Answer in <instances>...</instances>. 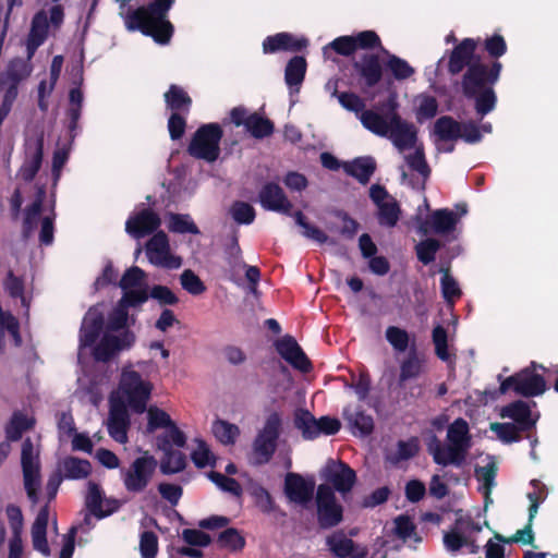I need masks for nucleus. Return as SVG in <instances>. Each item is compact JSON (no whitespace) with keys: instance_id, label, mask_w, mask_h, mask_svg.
I'll use <instances>...</instances> for the list:
<instances>
[{"instance_id":"1","label":"nucleus","mask_w":558,"mask_h":558,"mask_svg":"<svg viewBox=\"0 0 558 558\" xmlns=\"http://www.w3.org/2000/svg\"><path fill=\"white\" fill-rule=\"evenodd\" d=\"M476 43L472 38L463 39L449 57L448 71L451 75H462L463 95L474 99L476 113L483 118L492 112L497 102L493 86L498 82L502 64L499 61L485 62L475 56Z\"/></svg>"},{"instance_id":"2","label":"nucleus","mask_w":558,"mask_h":558,"mask_svg":"<svg viewBox=\"0 0 558 558\" xmlns=\"http://www.w3.org/2000/svg\"><path fill=\"white\" fill-rule=\"evenodd\" d=\"M360 121L369 132L388 138L400 153L415 147L417 130L400 117L395 97H389L380 106V111L369 109L362 112Z\"/></svg>"},{"instance_id":"3","label":"nucleus","mask_w":558,"mask_h":558,"mask_svg":"<svg viewBox=\"0 0 558 558\" xmlns=\"http://www.w3.org/2000/svg\"><path fill=\"white\" fill-rule=\"evenodd\" d=\"M426 447L436 464L461 468L465 464L472 448V436L468 422L461 417L454 420L447 427L446 442H442L436 435H432L427 439Z\"/></svg>"},{"instance_id":"4","label":"nucleus","mask_w":558,"mask_h":558,"mask_svg":"<svg viewBox=\"0 0 558 558\" xmlns=\"http://www.w3.org/2000/svg\"><path fill=\"white\" fill-rule=\"evenodd\" d=\"M135 335L129 329V312L117 303L105 322V332L93 348V356L98 362L110 361L118 352L130 349Z\"/></svg>"},{"instance_id":"5","label":"nucleus","mask_w":558,"mask_h":558,"mask_svg":"<svg viewBox=\"0 0 558 558\" xmlns=\"http://www.w3.org/2000/svg\"><path fill=\"white\" fill-rule=\"evenodd\" d=\"M153 391V384L142 377L134 369V365L129 364L122 367L118 395L121 404L130 408L135 413H143L147 410V403Z\"/></svg>"},{"instance_id":"6","label":"nucleus","mask_w":558,"mask_h":558,"mask_svg":"<svg viewBox=\"0 0 558 558\" xmlns=\"http://www.w3.org/2000/svg\"><path fill=\"white\" fill-rule=\"evenodd\" d=\"M282 434V416L274 411L267 415L263 426L257 430L252 444L254 463L263 465L268 463L278 448Z\"/></svg>"},{"instance_id":"7","label":"nucleus","mask_w":558,"mask_h":558,"mask_svg":"<svg viewBox=\"0 0 558 558\" xmlns=\"http://www.w3.org/2000/svg\"><path fill=\"white\" fill-rule=\"evenodd\" d=\"M33 72L29 60L13 58L5 68L0 71V97L2 106L13 108L19 97L20 87L27 81Z\"/></svg>"},{"instance_id":"8","label":"nucleus","mask_w":558,"mask_h":558,"mask_svg":"<svg viewBox=\"0 0 558 558\" xmlns=\"http://www.w3.org/2000/svg\"><path fill=\"white\" fill-rule=\"evenodd\" d=\"M536 368L544 369L542 365L533 362L531 366L507 377L500 383V392L506 393L511 389L515 395L525 398L543 395L546 390V381L542 375L535 372Z\"/></svg>"},{"instance_id":"9","label":"nucleus","mask_w":558,"mask_h":558,"mask_svg":"<svg viewBox=\"0 0 558 558\" xmlns=\"http://www.w3.org/2000/svg\"><path fill=\"white\" fill-rule=\"evenodd\" d=\"M222 129L218 123L204 124L194 133L187 147L189 154L207 162H214L220 154Z\"/></svg>"},{"instance_id":"10","label":"nucleus","mask_w":558,"mask_h":558,"mask_svg":"<svg viewBox=\"0 0 558 558\" xmlns=\"http://www.w3.org/2000/svg\"><path fill=\"white\" fill-rule=\"evenodd\" d=\"M158 462L148 452L133 460L129 468L120 471L121 480L126 492L143 493L149 485L156 472Z\"/></svg>"},{"instance_id":"11","label":"nucleus","mask_w":558,"mask_h":558,"mask_svg":"<svg viewBox=\"0 0 558 558\" xmlns=\"http://www.w3.org/2000/svg\"><path fill=\"white\" fill-rule=\"evenodd\" d=\"M21 466L26 495L33 505L38 502L41 485L39 449L29 437L24 439L21 451Z\"/></svg>"},{"instance_id":"12","label":"nucleus","mask_w":558,"mask_h":558,"mask_svg":"<svg viewBox=\"0 0 558 558\" xmlns=\"http://www.w3.org/2000/svg\"><path fill=\"white\" fill-rule=\"evenodd\" d=\"M316 519L322 530L338 526L343 520V507L330 486L318 485L315 494Z\"/></svg>"},{"instance_id":"13","label":"nucleus","mask_w":558,"mask_h":558,"mask_svg":"<svg viewBox=\"0 0 558 558\" xmlns=\"http://www.w3.org/2000/svg\"><path fill=\"white\" fill-rule=\"evenodd\" d=\"M322 477L326 481L325 485L330 486L342 497H345L356 483L355 471L340 460H328L322 471Z\"/></svg>"},{"instance_id":"14","label":"nucleus","mask_w":558,"mask_h":558,"mask_svg":"<svg viewBox=\"0 0 558 558\" xmlns=\"http://www.w3.org/2000/svg\"><path fill=\"white\" fill-rule=\"evenodd\" d=\"M416 230L421 235L435 233L446 235L454 231L459 221V216L448 208L433 211L427 219H423L420 214L414 217Z\"/></svg>"},{"instance_id":"15","label":"nucleus","mask_w":558,"mask_h":558,"mask_svg":"<svg viewBox=\"0 0 558 558\" xmlns=\"http://www.w3.org/2000/svg\"><path fill=\"white\" fill-rule=\"evenodd\" d=\"M146 255L150 264L167 269H178L182 260L170 253V245L167 234L159 231L150 238L146 244Z\"/></svg>"},{"instance_id":"16","label":"nucleus","mask_w":558,"mask_h":558,"mask_svg":"<svg viewBox=\"0 0 558 558\" xmlns=\"http://www.w3.org/2000/svg\"><path fill=\"white\" fill-rule=\"evenodd\" d=\"M283 492L289 501L307 507L315 493V481L299 473L289 472L284 477Z\"/></svg>"},{"instance_id":"17","label":"nucleus","mask_w":558,"mask_h":558,"mask_svg":"<svg viewBox=\"0 0 558 558\" xmlns=\"http://www.w3.org/2000/svg\"><path fill=\"white\" fill-rule=\"evenodd\" d=\"M44 156V136L27 138L25 142V159L17 175L25 182H31L40 169Z\"/></svg>"},{"instance_id":"18","label":"nucleus","mask_w":558,"mask_h":558,"mask_svg":"<svg viewBox=\"0 0 558 558\" xmlns=\"http://www.w3.org/2000/svg\"><path fill=\"white\" fill-rule=\"evenodd\" d=\"M105 331V317L97 307H90L85 314L80 329V349L95 347L101 331Z\"/></svg>"},{"instance_id":"19","label":"nucleus","mask_w":558,"mask_h":558,"mask_svg":"<svg viewBox=\"0 0 558 558\" xmlns=\"http://www.w3.org/2000/svg\"><path fill=\"white\" fill-rule=\"evenodd\" d=\"M9 526L11 530V538L9 541L8 558H23L24 546L22 534L24 530V517L19 506L10 504L5 508Z\"/></svg>"},{"instance_id":"20","label":"nucleus","mask_w":558,"mask_h":558,"mask_svg":"<svg viewBox=\"0 0 558 558\" xmlns=\"http://www.w3.org/2000/svg\"><path fill=\"white\" fill-rule=\"evenodd\" d=\"M258 201L266 210L291 215L293 205L277 183L269 182L263 185L258 193Z\"/></svg>"},{"instance_id":"21","label":"nucleus","mask_w":558,"mask_h":558,"mask_svg":"<svg viewBox=\"0 0 558 558\" xmlns=\"http://www.w3.org/2000/svg\"><path fill=\"white\" fill-rule=\"evenodd\" d=\"M275 347L280 356L291 366L302 372L310 371L311 363L293 337L283 336L276 341Z\"/></svg>"},{"instance_id":"22","label":"nucleus","mask_w":558,"mask_h":558,"mask_svg":"<svg viewBox=\"0 0 558 558\" xmlns=\"http://www.w3.org/2000/svg\"><path fill=\"white\" fill-rule=\"evenodd\" d=\"M161 223L159 216L150 209H143L125 222V231L134 239L155 232Z\"/></svg>"},{"instance_id":"23","label":"nucleus","mask_w":558,"mask_h":558,"mask_svg":"<svg viewBox=\"0 0 558 558\" xmlns=\"http://www.w3.org/2000/svg\"><path fill=\"white\" fill-rule=\"evenodd\" d=\"M500 416L502 418L513 420L515 422L514 424L523 432L534 428L539 417L538 414L533 416L529 403L522 400L513 401L501 408Z\"/></svg>"},{"instance_id":"24","label":"nucleus","mask_w":558,"mask_h":558,"mask_svg":"<svg viewBox=\"0 0 558 558\" xmlns=\"http://www.w3.org/2000/svg\"><path fill=\"white\" fill-rule=\"evenodd\" d=\"M130 417L126 407L123 404H111L107 421V428L110 437L120 444L128 441V428Z\"/></svg>"},{"instance_id":"25","label":"nucleus","mask_w":558,"mask_h":558,"mask_svg":"<svg viewBox=\"0 0 558 558\" xmlns=\"http://www.w3.org/2000/svg\"><path fill=\"white\" fill-rule=\"evenodd\" d=\"M48 13L45 10H40L33 16L29 34L27 36V60L31 61L37 48L45 43L48 37Z\"/></svg>"},{"instance_id":"26","label":"nucleus","mask_w":558,"mask_h":558,"mask_svg":"<svg viewBox=\"0 0 558 558\" xmlns=\"http://www.w3.org/2000/svg\"><path fill=\"white\" fill-rule=\"evenodd\" d=\"M356 73L364 80L367 87H374L383 77V69L378 56L365 53L353 63Z\"/></svg>"},{"instance_id":"27","label":"nucleus","mask_w":558,"mask_h":558,"mask_svg":"<svg viewBox=\"0 0 558 558\" xmlns=\"http://www.w3.org/2000/svg\"><path fill=\"white\" fill-rule=\"evenodd\" d=\"M307 46L305 38H296L289 33H279L268 36L263 41L264 53H275L277 51H300Z\"/></svg>"},{"instance_id":"28","label":"nucleus","mask_w":558,"mask_h":558,"mask_svg":"<svg viewBox=\"0 0 558 558\" xmlns=\"http://www.w3.org/2000/svg\"><path fill=\"white\" fill-rule=\"evenodd\" d=\"M343 416L353 435L367 436L374 429L373 417L366 414L360 405H348L343 409Z\"/></svg>"},{"instance_id":"29","label":"nucleus","mask_w":558,"mask_h":558,"mask_svg":"<svg viewBox=\"0 0 558 558\" xmlns=\"http://www.w3.org/2000/svg\"><path fill=\"white\" fill-rule=\"evenodd\" d=\"M48 520L49 508L45 506L37 513L31 531L34 549L46 557L50 556V548L47 542Z\"/></svg>"},{"instance_id":"30","label":"nucleus","mask_w":558,"mask_h":558,"mask_svg":"<svg viewBox=\"0 0 558 558\" xmlns=\"http://www.w3.org/2000/svg\"><path fill=\"white\" fill-rule=\"evenodd\" d=\"M45 195V187H38L35 201L25 209L22 228L24 240H28L37 229Z\"/></svg>"},{"instance_id":"31","label":"nucleus","mask_w":558,"mask_h":558,"mask_svg":"<svg viewBox=\"0 0 558 558\" xmlns=\"http://www.w3.org/2000/svg\"><path fill=\"white\" fill-rule=\"evenodd\" d=\"M59 472L68 480H83L92 472V464L88 460L77 457H66L58 464Z\"/></svg>"},{"instance_id":"32","label":"nucleus","mask_w":558,"mask_h":558,"mask_svg":"<svg viewBox=\"0 0 558 558\" xmlns=\"http://www.w3.org/2000/svg\"><path fill=\"white\" fill-rule=\"evenodd\" d=\"M347 174L355 178L360 183L366 184L376 169V162L372 157H359L343 163Z\"/></svg>"},{"instance_id":"33","label":"nucleus","mask_w":558,"mask_h":558,"mask_svg":"<svg viewBox=\"0 0 558 558\" xmlns=\"http://www.w3.org/2000/svg\"><path fill=\"white\" fill-rule=\"evenodd\" d=\"M163 458L160 462V471L162 474H175L185 469L186 458L185 454L179 450L169 447L168 444L162 445Z\"/></svg>"},{"instance_id":"34","label":"nucleus","mask_w":558,"mask_h":558,"mask_svg":"<svg viewBox=\"0 0 558 558\" xmlns=\"http://www.w3.org/2000/svg\"><path fill=\"white\" fill-rule=\"evenodd\" d=\"M497 476V465L495 462H488L484 466L475 468V477L481 483L480 490L484 495L485 507L493 502L490 498L492 489L495 487Z\"/></svg>"},{"instance_id":"35","label":"nucleus","mask_w":558,"mask_h":558,"mask_svg":"<svg viewBox=\"0 0 558 558\" xmlns=\"http://www.w3.org/2000/svg\"><path fill=\"white\" fill-rule=\"evenodd\" d=\"M293 423L304 439L313 440L318 437L317 418L308 410L296 409L293 415Z\"/></svg>"},{"instance_id":"36","label":"nucleus","mask_w":558,"mask_h":558,"mask_svg":"<svg viewBox=\"0 0 558 558\" xmlns=\"http://www.w3.org/2000/svg\"><path fill=\"white\" fill-rule=\"evenodd\" d=\"M84 95L80 86L73 87L69 93V108L66 110V116L69 118V131L74 137L76 135V130L78 128V121L82 116Z\"/></svg>"},{"instance_id":"37","label":"nucleus","mask_w":558,"mask_h":558,"mask_svg":"<svg viewBox=\"0 0 558 558\" xmlns=\"http://www.w3.org/2000/svg\"><path fill=\"white\" fill-rule=\"evenodd\" d=\"M295 223L301 228V234L317 244H336V241L330 239L322 229L310 223L302 211H295L293 215Z\"/></svg>"},{"instance_id":"38","label":"nucleus","mask_w":558,"mask_h":558,"mask_svg":"<svg viewBox=\"0 0 558 558\" xmlns=\"http://www.w3.org/2000/svg\"><path fill=\"white\" fill-rule=\"evenodd\" d=\"M326 545L337 558H347L353 554L356 545L342 531L332 533L326 538Z\"/></svg>"},{"instance_id":"39","label":"nucleus","mask_w":558,"mask_h":558,"mask_svg":"<svg viewBox=\"0 0 558 558\" xmlns=\"http://www.w3.org/2000/svg\"><path fill=\"white\" fill-rule=\"evenodd\" d=\"M461 122L456 121L452 117L442 116L436 120L434 124V134L439 141H457L461 137Z\"/></svg>"},{"instance_id":"40","label":"nucleus","mask_w":558,"mask_h":558,"mask_svg":"<svg viewBox=\"0 0 558 558\" xmlns=\"http://www.w3.org/2000/svg\"><path fill=\"white\" fill-rule=\"evenodd\" d=\"M306 72V60L303 57L295 56L293 57L287 64L284 71V81L287 85L292 88L296 87V92H299V86L302 84Z\"/></svg>"},{"instance_id":"41","label":"nucleus","mask_w":558,"mask_h":558,"mask_svg":"<svg viewBox=\"0 0 558 558\" xmlns=\"http://www.w3.org/2000/svg\"><path fill=\"white\" fill-rule=\"evenodd\" d=\"M34 423L33 418L27 417L22 412H14L5 428L7 439L9 441L20 440L23 433L31 429Z\"/></svg>"},{"instance_id":"42","label":"nucleus","mask_w":558,"mask_h":558,"mask_svg":"<svg viewBox=\"0 0 558 558\" xmlns=\"http://www.w3.org/2000/svg\"><path fill=\"white\" fill-rule=\"evenodd\" d=\"M378 222L383 227L393 228L400 218L401 209L395 198H389L386 203L377 206Z\"/></svg>"},{"instance_id":"43","label":"nucleus","mask_w":558,"mask_h":558,"mask_svg":"<svg viewBox=\"0 0 558 558\" xmlns=\"http://www.w3.org/2000/svg\"><path fill=\"white\" fill-rule=\"evenodd\" d=\"M248 493L254 500L255 506L263 513L269 514L276 510V504L269 492L258 483H252Z\"/></svg>"},{"instance_id":"44","label":"nucleus","mask_w":558,"mask_h":558,"mask_svg":"<svg viewBox=\"0 0 558 558\" xmlns=\"http://www.w3.org/2000/svg\"><path fill=\"white\" fill-rule=\"evenodd\" d=\"M423 361L420 359L416 349L412 348L400 366V381L416 378L422 373Z\"/></svg>"},{"instance_id":"45","label":"nucleus","mask_w":558,"mask_h":558,"mask_svg":"<svg viewBox=\"0 0 558 558\" xmlns=\"http://www.w3.org/2000/svg\"><path fill=\"white\" fill-rule=\"evenodd\" d=\"M211 430L215 437L223 445H233L240 435V428L223 420H216Z\"/></svg>"},{"instance_id":"46","label":"nucleus","mask_w":558,"mask_h":558,"mask_svg":"<svg viewBox=\"0 0 558 558\" xmlns=\"http://www.w3.org/2000/svg\"><path fill=\"white\" fill-rule=\"evenodd\" d=\"M245 129L255 138H264L274 132V124L270 120L260 117L257 113H251L247 117Z\"/></svg>"},{"instance_id":"47","label":"nucleus","mask_w":558,"mask_h":558,"mask_svg":"<svg viewBox=\"0 0 558 558\" xmlns=\"http://www.w3.org/2000/svg\"><path fill=\"white\" fill-rule=\"evenodd\" d=\"M418 451V445L416 438H411L409 440H399L397 444V449L393 453L387 456V459L392 464H398L401 461L409 460L416 456Z\"/></svg>"},{"instance_id":"48","label":"nucleus","mask_w":558,"mask_h":558,"mask_svg":"<svg viewBox=\"0 0 558 558\" xmlns=\"http://www.w3.org/2000/svg\"><path fill=\"white\" fill-rule=\"evenodd\" d=\"M225 259L231 274L238 272L242 266H245L242 259V251L235 233L232 234L230 243L225 247Z\"/></svg>"},{"instance_id":"49","label":"nucleus","mask_w":558,"mask_h":558,"mask_svg":"<svg viewBox=\"0 0 558 558\" xmlns=\"http://www.w3.org/2000/svg\"><path fill=\"white\" fill-rule=\"evenodd\" d=\"M441 244L438 240L434 238H427L415 245V253L417 259L424 264L428 265L433 263L436 258L437 252L440 250Z\"/></svg>"},{"instance_id":"50","label":"nucleus","mask_w":558,"mask_h":558,"mask_svg":"<svg viewBox=\"0 0 558 558\" xmlns=\"http://www.w3.org/2000/svg\"><path fill=\"white\" fill-rule=\"evenodd\" d=\"M332 96L337 97L339 104L348 111L355 112L360 118L361 113L365 110L364 100L354 93L342 92L338 93L337 86L335 85Z\"/></svg>"},{"instance_id":"51","label":"nucleus","mask_w":558,"mask_h":558,"mask_svg":"<svg viewBox=\"0 0 558 558\" xmlns=\"http://www.w3.org/2000/svg\"><path fill=\"white\" fill-rule=\"evenodd\" d=\"M530 485L533 487V490L527 493V499L531 502L529 508V521L532 522L538 511L539 505L547 497V489L546 486L538 480H532Z\"/></svg>"},{"instance_id":"52","label":"nucleus","mask_w":558,"mask_h":558,"mask_svg":"<svg viewBox=\"0 0 558 558\" xmlns=\"http://www.w3.org/2000/svg\"><path fill=\"white\" fill-rule=\"evenodd\" d=\"M466 536L462 529H458V522L454 521L450 531L444 533L442 542L446 550L450 554H457L464 547Z\"/></svg>"},{"instance_id":"53","label":"nucleus","mask_w":558,"mask_h":558,"mask_svg":"<svg viewBox=\"0 0 558 558\" xmlns=\"http://www.w3.org/2000/svg\"><path fill=\"white\" fill-rule=\"evenodd\" d=\"M169 230L174 233L198 234L199 230L189 215L170 214Z\"/></svg>"},{"instance_id":"54","label":"nucleus","mask_w":558,"mask_h":558,"mask_svg":"<svg viewBox=\"0 0 558 558\" xmlns=\"http://www.w3.org/2000/svg\"><path fill=\"white\" fill-rule=\"evenodd\" d=\"M229 213L232 219L239 225H251L256 216L254 207L242 201L234 202Z\"/></svg>"},{"instance_id":"55","label":"nucleus","mask_w":558,"mask_h":558,"mask_svg":"<svg viewBox=\"0 0 558 558\" xmlns=\"http://www.w3.org/2000/svg\"><path fill=\"white\" fill-rule=\"evenodd\" d=\"M416 120L423 122L434 118L438 112V102L434 96L421 95L417 97Z\"/></svg>"},{"instance_id":"56","label":"nucleus","mask_w":558,"mask_h":558,"mask_svg":"<svg viewBox=\"0 0 558 558\" xmlns=\"http://www.w3.org/2000/svg\"><path fill=\"white\" fill-rule=\"evenodd\" d=\"M168 444L169 447L177 446L178 448H183L186 444V436L175 423H172L166 432L157 438V445L159 449H162L163 444Z\"/></svg>"},{"instance_id":"57","label":"nucleus","mask_w":558,"mask_h":558,"mask_svg":"<svg viewBox=\"0 0 558 558\" xmlns=\"http://www.w3.org/2000/svg\"><path fill=\"white\" fill-rule=\"evenodd\" d=\"M149 299V293L146 288L123 290V295L118 304L126 311L129 307H137L144 304Z\"/></svg>"},{"instance_id":"58","label":"nucleus","mask_w":558,"mask_h":558,"mask_svg":"<svg viewBox=\"0 0 558 558\" xmlns=\"http://www.w3.org/2000/svg\"><path fill=\"white\" fill-rule=\"evenodd\" d=\"M490 429L506 444L519 441V433L522 432L514 423H493Z\"/></svg>"},{"instance_id":"59","label":"nucleus","mask_w":558,"mask_h":558,"mask_svg":"<svg viewBox=\"0 0 558 558\" xmlns=\"http://www.w3.org/2000/svg\"><path fill=\"white\" fill-rule=\"evenodd\" d=\"M147 430L153 433L158 428H168L172 423H174L170 415L161 409L157 407H150L147 410Z\"/></svg>"},{"instance_id":"60","label":"nucleus","mask_w":558,"mask_h":558,"mask_svg":"<svg viewBox=\"0 0 558 558\" xmlns=\"http://www.w3.org/2000/svg\"><path fill=\"white\" fill-rule=\"evenodd\" d=\"M196 448L191 453L195 466L203 469L215 464V457L204 440H196Z\"/></svg>"},{"instance_id":"61","label":"nucleus","mask_w":558,"mask_h":558,"mask_svg":"<svg viewBox=\"0 0 558 558\" xmlns=\"http://www.w3.org/2000/svg\"><path fill=\"white\" fill-rule=\"evenodd\" d=\"M182 288L192 295H199L205 292L206 287L201 278L191 269H185L180 276Z\"/></svg>"},{"instance_id":"62","label":"nucleus","mask_w":558,"mask_h":558,"mask_svg":"<svg viewBox=\"0 0 558 558\" xmlns=\"http://www.w3.org/2000/svg\"><path fill=\"white\" fill-rule=\"evenodd\" d=\"M165 100L167 106L172 110H179L184 106L189 107L192 102L189 95L183 90V88L171 85L169 90L165 94Z\"/></svg>"},{"instance_id":"63","label":"nucleus","mask_w":558,"mask_h":558,"mask_svg":"<svg viewBox=\"0 0 558 558\" xmlns=\"http://www.w3.org/2000/svg\"><path fill=\"white\" fill-rule=\"evenodd\" d=\"M387 68L391 71L396 80H407L414 74V69L404 60L395 54L389 56Z\"/></svg>"},{"instance_id":"64","label":"nucleus","mask_w":558,"mask_h":558,"mask_svg":"<svg viewBox=\"0 0 558 558\" xmlns=\"http://www.w3.org/2000/svg\"><path fill=\"white\" fill-rule=\"evenodd\" d=\"M140 553L142 558H156L158 553V537L151 531H145L140 537Z\"/></svg>"}]
</instances>
